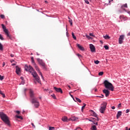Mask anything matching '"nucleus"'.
<instances>
[{
    "instance_id": "1",
    "label": "nucleus",
    "mask_w": 130,
    "mask_h": 130,
    "mask_svg": "<svg viewBox=\"0 0 130 130\" xmlns=\"http://www.w3.org/2000/svg\"><path fill=\"white\" fill-rule=\"evenodd\" d=\"M24 69L26 72H29L31 74L32 76L34 77V78H35L37 82L41 83L40 78H39L38 74H37V73L35 72L33 69V67H32L31 66H28V65H25Z\"/></svg>"
},
{
    "instance_id": "2",
    "label": "nucleus",
    "mask_w": 130,
    "mask_h": 130,
    "mask_svg": "<svg viewBox=\"0 0 130 130\" xmlns=\"http://www.w3.org/2000/svg\"><path fill=\"white\" fill-rule=\"evenodd\" d=\"M0 117L2 120H3V121L6 123V124H7L9 126H11V122L9 119V117H8L6 114L0 112Z\"/></svg>"
},
{
    "instance_id": "3",
    "label": "nucleus",
    "mask_w": 130,
    "mask_h": 130,
    "mask_svg": "<svg viewBox=\"0 0 130 130\" xmlns=\"http://www.w3.org/2000/svg\"><path fill=\"white\" fill-rule=\"evenodd\" d=\"M104 84L106 89H108V90H110L111 91H114V86H113V85L111 83L108 82L107 80H105Z\"/></svg>"
},
{
    "instance_id": "4",
    "label": "nucleus",
    "mask_w": 130,
    "mask_h": 130,
    "mask_svg": "<svg viewBox=\"0 0 130 130\" xmlns=\"http://www.w3.org/2000/svg\"><path fill=\"white\" fill-rule=\"evenodd\" d=\"M31 103H32V104H34L36 108H38V107H39V102H38L37 98H33L31 101Z\"/></svg>"
},
{
    "instance_id": "5",
    "label": "nucleus",
    "mask_w": 130,
    "mask_h": 130,
    "mask_svg": "<svg viewBox=\"0 0 130 130\" xmlns=\"http://www.w3.org/2000/svg\"><path fill=\"white\" fill-rule=\"evenodd\" d=\"M107 105V103H103L102 104V106L101 107V108L100 109V112L101 113H104V111H105L106 109V106Z\"/></svg>"
},
{
    "instance_id": "6",
    "label": "nucleus",
    "mask_w": 130,
    "mask_h": 130,
    "mask_svg": "<svg viewBox=\"0 0 130 130\" xmlns=\"http://www.w3.org/2000/svg\"><path fill=\"white\" fill-rule=\"evenodd\" d=\"M37 61H38L40 66L43 67V69H46L45 63L43 61V60H42V59H41L40 58H37Z\"/></svg>"
},
{
    "instance_id": "7",
    "label": "nucleus",
    "mask_w": 130,
    "mask_h": 130,
    "mask_svg": "<svg viewBox=\"0 0 130 130\" xmlns=\"http://www.w3.org/2000/svg\"><path fill=\"white\" fill-rule=\"evenodd\" d=\"M29 96L31 99V101L33 98H36L34 96H35L34 91L31 89H29Z\"/></svg>"
},
{
    "instance_id": "8",
    "label": "nucleus",
    "mask_w": 130,
    "mask_h": 130,
    "mask_svg": "<svg viewBox=\"0 0 130 130\" xmlns=\"http://www.w3.org/2000/svg\"><path fill=\"white\" fill-rule=\"evenodd\" d=\"M124 39V35H121L119 38V44H122L123 43V40Z\"/></svg>"
},
{
    "instance_id": "9",
    "label": "nucleus",
    "mask_w": 130,
    "mask_h": 130,
    "mask_svg": "<svg viewBox=\"0 0 130 130\" xmlns=\"http://www.w3.org/2000/svg\"><path fill=\"white\" fill-rule=\"evenodd\" d=\"M34 67L36 70V71H37V72H38L39 75H40L42 78V79H43V76L42 75V73H41V71H40V70H39V68H38V66H37V65H36V64L35 65H34Z\"/></svg>"
},
{
    "instance_id": "10",
    "label": "nucleus",
    "mask_w": 130,
    "mask_h": 130,
    "mask_svg": "<svg viewBox=\"0 0 130 130\" xmlns=\"http://www.w3.org/2000/svg\"><path fill=\"white\" fill-rule=\"evenodd\" d=\"M34 67L36 70V71H37V72H38L39 75H40L42 78V79H43V76L42 75V73H41V71H40V70H39V68H38V66H37V65H36V64L35 65H34Z\"/></svg>"
},
{
    "instance_id": "11",
    "label": "nucleus",
    "mask_w": 130,
    "mask_h": 130,
    "mask_svg": "<svg viewBox=\"0 0 130 130\" xmlns=\"http://www.w3.org/2000/svg\"><path fill=\"white\" fill-rule=\"evenodd\" d=\"M4 31L5 32L6 35H7V37H8V38H9V39H12V37L9 34V30H8V29H4Z\"/></svg>"
},
{
    "instance_id": "12",
    "label": "nucleus",
    "mask_w": 130,
    "mask_h": 130,
    "mask_svg": "<svg viewBox=\"0 0 130 130\" xmlns=\"http://www.w3.org/2000/svg\"><path fill=\"white\" fill-rule=\"evenodd\" d=\"M103 92L105 94L106 97H108V96H109V94H110V92L108 89H104Z\"/></svg>"
},
{
    "instance_id": "13",
    "label": "nucleus",
    "mask_w": 130,
    "mask_h": 130,
    "mask_svg": "<svg viewBox=\"0 0 130 130\" xmlns=\"http://www.w3.org/2000/svg\"><path fill=\"white\" fill-rule=\"evenodd\" d=\"M54 89L56 92H58L59 93H61V94H62V90H61V88L54 87Z\"/></svg>"
},
{
    "instance_id": "14",
    "label": "nucleus",
    "mask_w": 130,
    "mask_h": 130,
    "mask_svg": "<svg viewBox=\"0 0 130 130\" xmlns=\"http://www.w3.org/2000/svg\"><path fill=\"white\" fill-rule=\"evenodd\" d=\"M89 46H90V49L91 52H95V46H94L93 44H90Z\"/></svg>"
},
{
    "instance_id": "15",
    "label": "nucleus",
    "mask_w": 130,
    "mask_h": 130,
    "mask_svg": "<svg viewBox=\"0 0 130 130\" xmlns=\"http://www.w3.org/2000/svg\"><path fill=\"white\" fill-rule=\"evenodd\" d=\"M16 73L17 75H19L20 73H21V69L18 66L16 67Z\"/></svg>"
},
{
    "instance_id": "16",
    "label": "nucleus",
    "mask_w": 130,
    "mask_h": 130,
    "mask_svg": "<svg viewBox=\"0 0 130 130\" xmlns=\"http://www.w3.org/2000/svg\"><path fill=\"white\" fill-rule=\"evenodd\" d=\"M77 47L79 48V49L80 50H82V51L84 50V47H83V46H81V45H80L79 44H77Z\"/></svg>"
},
{
    "instance_id": "17",
    "label": "nucleus",
    "mask_w": 130,
    "mask_h": 130,
    "mask_svg": "<svg viewBox=\"0 0 130 130\" xmlns=\"http://www.w3.org/2000/svg\"><path fill=\"white\" fill-rule=\"evenodd\" d=\"M121 114H122V112L121 111H118L117 114V118L118 119L120 116H121Z\"/></svg>"
},
{
    "instance_id": "18",
    "label": "nucleus",
    "mask_w": 130,
    "mask_h": 130,
    "mask_svg": "<svg viewBox=\"0 0 130 130\" xmlns=\"http://www.w3.org/2000/svg\"><path fill=\"white\" fill-rule=\"evenodd\" d=\"M74 101H75V102H77V101L78 102H79V103H81V101L80 100V99L78 98H75V99H74Z\"/></svg>"
},
{
    "instance_id": "19",
    "label": "nucleus",
    "mask_w": 130,
    "mask_h": 130,
    "mask_svg": "<svg viewBox=\"0 0 130 130\" xmlns=\"http://www.w3.org/2000/svg\"><path fill=\"white\" fill-rule=\"evenodd\" d=\"M31 62H32V64L34 66H35L36 64V63H35V61L34 60V57H31Z\"/></svg>"
},
{
    "instance_id": "20",
    "label": "nucleus",
    "mask_w": 130,
    "mask_h": 130,
    "mask_svg": "<svg viewBox=\"0 0 130 130\" xmlns=\"http://www.w3.org/2000/svg\"><path fill=\"white\" fill-rule=\"evenodd\" d=\"M91 130H97V127H96V125H92L91 127L90 128Z\"/></svg>"
},
{
    "instance_id": "21",
    "label": "nucleus",
    "mask_w": 130,
    "mask_h": 130,
    "mask_svg": "<svg viewBox=\"0 0 130 130\" xmlns=\"http://www.w3.org/2000/svg\"><path fill=\"white\" fill-rule=\"evenodd\" d=\"M68 19H69V22L70 23L71 26H73V20L70 18V17H68Z\"/></svg>"
},
{
    "instance_id": "22",
    "label": "nucleus",
    "mask_w": 130,
    "mask_h": 130,
    "mask_svg": "<svg viewBox=\"0 0 130 130\" xmlns=\"http://www.w3.org/2000/svg\"><path fill=\"white\" fill-rule=\"evenodd\" d=\"M62 121H67L68 120V117H67L66 116H64L62 118Z\"/></svg>"
},
{
    "instance_id": "23",
    "label": "nucleus",
    "mask_w": 130,
    "mask_h": 130,
    "mask_svg": "<svg viewBox=\"0 0 130 130\" xmlns=\"http://www.w3.org/2000/svg\"><path fill=\"white\" fill-rule=\"evenodd\" d=\"M104 38L105 39H110V37H109V36H103Z\"/></svg>"
},
{
    "instance_id": "24",
    "label": "nucleus",
    "mask_w": 130,
    "mask_h": 130,
    "mask_svg": "<svg viewBox=\"0 0 130 130\" xmlns=\"http://www.w3.org/2000/svg\"><path fill=\"white\" fill-rule=\"evenodd\" d=\"M123 8H127V4H124L123 6H121L122 9H123Z\"/></svg>"
},
{
    "instance_id": "25",
    "label": "nucleus",
    "mask_w": 130,
    "mask_h": 130,
    "mask_svg": "<svg viewBox=\"0 0 130 130\" xmlns=\"http://www.w3.org/2000/svg\"><path fill=\"white\" fill-rule=\"evenodd\" d=\"M72 35L73 38H74L75 40H76L77 38L75 36V34H74V32H72Z\"/></svg>"
},
{
    "instance_id": "26",
    "label": "nucleus",
    "mask_w": 130,
    "mask_h": 130,
    "mask_svg": "<svg viewBox=\"0 0 130 130\" xmlns=\"http://www.w3.org/2000/svg\"><path fill=\"white\" fill-rule=\"evenodd\" d=\"M92 115L93 116H94V117H98V115L96 114V113L95 112L92 111Z\"/></svg>"
},
{
    "instance_id": "27",
    "label": "nucleus",
    "mask_w": 130,
    "mask_h": 130,
    "mask_svg": "<svg viewBox=\"0 0 130 130\" xmlns=\"http://www.w3.org/2000/svg\"><path fill=\"white\" fill-rule=\"evenodd\" d=\"M16 117H17V118H19V119H23V117L21 116L16 115Z\"/></svg>"
},
{
    "instance_id": "28",
    "label": "nucleus",
    "mask_w": 130,
    "mask_h": 130,
    "mask_svg": "<svg viewBox=\"0 0 130 130\" xmlns=\"http://www.w3.org/2000/svg\"><path fill=\"white\" fill-rule=\"evenodd\" d=\"M88 119V120H89V121H91L92 122H93V121H94V118H92L91 119Z\"/></svg>"
},
{
    "instance_id": "29",
    "label": "nucleus",
    "mask_w": 130,
    "mask_h": 130,
    "mask_svg": "<svg viewBox=\"0 0 130 130\" xmlns=\"http://www.w3.org/2000/svg\"><path fill=\"white\" fill-rule=\"evenodd\" d=\"M2 28L3 29V30H6V29H7V27H6V26H5V25L4 24H2Z\"/></svg>"
},
{
    "instance_id": "30",
    "label": "nucleus",
    "mask_w": 130,
    "mask_h": 130,
    "mask_svg": "<svg viewBox=\"0 0 130 130\" xmlns=\"http://www.w3.org/2000/svg\"><path fill=\"white\" fill-rule=\"evenodd\" d=\"M104 48H105V49H106L107 50L109 49V47H108V46L107 45H105L104 46Z\"/></svg>"
},
{
    "instance_id": "31",
    "label": "nucleus",
    "mask_w": 130,
    "mask_h": 130,
    "mask_svg": "<svg viewBox=\"0 0 130 130\" xmlns=\"http://www.w3.org/2000/svg\"><path fill=\"white\" fill-rule=\"evenodd\" d=\"M103 74H104L103 72H100L99 73V76H103Z\"/></svg>"
},
{
    "instance_id": "32",
    "label": "nucleus",
    "mask_w": 130,
    "mask_h": 130,
    "mask_svg": "<svg viewBox=\"0 0 130 130\" xmlns=\"http://www.w3.org/2000/svg\"><path fill=\"white\" fill-rule=\"evenodd\" d=\"M4 48H3V45L0 43V50H3Z\"/></svg>"
},
{
    "instance_id": "33",
    "label": "nucleus",
    "mask_w": 130,
    "mask_h": 130,
    "mask_svg": "<svg viewBox=\"0 0 130 130\" xmlns=\"http://www.w3.org/2000/svg\"><path fill=\"white\" fill-rule=\"evenodd\" d=\"M95 120H97V121H99V119H98V117H96V119L93 118V122H95Z\"/></svg>"
},
{
    "instance_id": "34",
    "label": "nucleus",
    "mask_w": 130,
    "mask_h": 130,
    "mask_svg": "<svg viewBox=\"0 0 130 130\" xmlns=\"http://www.w3.org/2000/svg\"><path fill=\"white\" fill-rule=\"evenodd\" d=\"M1 19H5V15L2 14L0 15Z\"/></svg>"
},
{
    "instance_id": "35",
    "label": "nucleus",
    "mask_w": 130,
    "mask_h": 130,
    "mask_svg": "<svg viewBox=\"0 0 130 130\" xmlns=\"http://www.w3.org/2000/svg\"><path fill=\"white\" fill-rule=\"evenodd\" d=\"M0 39L1 40H5V39H4V38L3 37V36H2V35H0Z\"/></svg>"
},
{
    "instance_id": "36",
    "label": "nucleus",
    "mask_w": 130,
    "mask_h": 130,
    "mask_svg": "<svg viewBox=\"0 0 130 130\" xmlns=\"http://www.w3.org/2000/svg\"><path fill=\"white\" fill-rule=\"evenodd\" d=\"M55 128L54 127H49V130H54Z\"/></svg>"
},
{
    "instance_id": "37",
    "label": "nucleus",
    "mask_w": 130,
    "mask_h": 130,
    "mask_svg": "<svg viewBox=\"0 0 130 130\" xmlns=\"http://www.w3.org/2000/svg\"><path fill=\"white\" fill-rule=\"evenodd\" d=\"M0 80L1 81H3V80H4V76H2V75H0Z\"/></svg>"
},
{
    "instance_id": "38",
    "label": "nucleus",
    "mask_w": 130,
    "mask_h": 130,
    "mask_svg": "<svg viewBox=\"0 0 130 130\" xmlns=\"http://www.w3.org/2000/svg\"><path fill=\"white\" fill-rule=\"evenodd\" d=\"M85 3H86V4H87V5H89V1H88V0H84Z\"/></svg>"
},
{
    "instance_id": "39",
    "label": "nucleus",
    "mask_w": 130,
    "mask_h": 130,
    "mask_svg": "<svg viewBox=\"0 0 130 130\" xmlns=\"http://www.w3.org/2000/svg\"><path fill=\"white\" fill-rule=\"evenodd\" d=\"M94 63H95V64H98V63H99V61L98 60L94 61Z\"/></svg>"
},
{
    "instance_id": "40",
    "label": "nucleus",
    "mask_w": 130,
    "mask_h": 130,
    "mask_svg": "<svg viewBox=\"0 0 130 130\" xmlns=\"http://www.w3.org/2000/svg\"><path fill=\"white\" fill-rule=\"evenodd\" d=\"M85 109V106H82L81 108V111L83 112V111Z\"/></svg>"
},
{
    "instance_id": "41",
    "label": "nucleus",
    "mask_w": 130,
    "mask_h": 130,
    "mask_svg": "<svg viewBox=\"0 0 130 130\" xmlns=\"http://www.w3.org/2000/svg\"><path fill=\"white\" fill-rule=\"evenodd\" d=\"M52 96L53 98V99H56V98L55 97V95L53 94V95H52Z\"/></svg>"
},
{
    "instance_id": "42",
    "label": "nucleus",
    "mask_w": 130,
    "mask_h": 130,
    "mask_svg": "<svg viewBox=\"0 0 130 130\" xmlns=\"http://www.w3.org/2000/svg\"><path fill=\"white\" fill-rule=\"evenodd\" d=\"M86 37L88 39H91V38L89 36L86 35Z\"/></svg>"
},
{
    "instance_id": "43",
    "label": "nucleus",
    "mask_w": 130,
    "mask_h": 130,
    "mask_svg": "<svg viewBox=\"0 0 130 130\" xmlns=\"http://www.w3.org/2000/svg\"><path fill=\"white\" fill-rule=\"evenodd\" d=\"M98 97H99L100 98H103V97H104V95L101 94V96H98Z\"/></svg>"
},
{
    "instance_id": "44",
    "label": "nucleus",
    "mask_w": 130,
    "mask_h": 130,
    "mask_svg": "<svg viewBox=\"0 0 130 130\" xmlns=\"http://www.w3.org/2000/svg\"><path fill=\"white\" fill-rule=\"evenodd\" d=\"M69 120L74 121V120H75V119L74 118H70V119H69Z\"/></svg>"
},
{
    "instance_id": "45",
    "label": "nucleus",
    "mask_w": 130,
    "mask_h": 130,
    "mask_svg": "<svg viewBox=\"0 0 130 130\" xmlns=\"http://www.w3.org/2000/svg\"><path fill=\"white\" fill-rule=\"evenodd\" d=\"M77 56L78 57H82V55L80 54H77Z\"/></svg>"
},
{
    "instance_id": "46",
    "label": "nucleus",
    "mask_w": 130,
    "mask_h": 130,
    "mask_svg": "<svg viewBox=\"0 0 130 130\" xmlns=\"http://www.w3.org/2000/svg\"><path fill=\"white\" fill-rule=\"evenodd\" d=\"M93 124H95V125H98V122H93Z\"/></svg>"
},
{
    "instance_id": "47",
    "label": "nucleus",
    "mask_w": 130,
    "mask_h": 130,
    "mask_svg": "<svg viewBox=\"0 0 130 130\" xmlns=\"http://www.w3.org/2000/svg\"><path fill=\"white\" fill-rule=\"evenodd\" d=\"M10 56L11 57H14V56H15V55L14 54H10Z\"/></svg>"
},
{
    "instance_id": "48",
    "label": "nucleus",
    "mask_w": 130,
    "mask_h": 130,
    "mask_svg": "<svg viewBox=\"0 0 130 130\" xmlns=\"http://www.w3.org/2000/svg\"><path fill=\"white\" fill-rule=\"evenodd\" d=\"M128 112H129V110L127 109V110H126V113H128Z\"/></svg>"
},
{
    "instance_id": "49",
    "label": "nucleus",
    "mask_w": 130,
    "mask_h": 130,
    "mask_svg": "<svg viewBox=\"0 0 130 130\" xmlns=\"http://www.w3.org/2000/svg\"><path fill=\"white\" fill-rule=\"evenodd\" d=\"M31 125L35 128L36 126L34 125V123H31Z\"/></svg>"
},
{
    "instance_id": "50",
    "label": "nucleus",
    "mask_w": 130,
    "mask_h": 130,
    "mask_svg": "<svg viewBox=\"0 0 130 130\" xmlns=\"http://www.w3.org/2000/svg\"><path fill=\"white\" fill-rule=\"evenodd\" d=\"M89 35L90 36H92L93 37H94V35L92 33L89 34Z\"/></svg>"
},
{
    "instance_id": "51",
    "label": "nucleus",
    "mask_w": 130,
    "mask_h": 130,
    "mask_svg": "<svg viewBox=\"0 0 130 130\" xmlns=\"http://www.w3.org/2000/svg\"><path fill=\"white\" fill-rule=\"evenodd\" d=\"M16 113H17V114H20V112L19 111H16Z\"/></svg>"
},
{
    "instance_id": "52",
    "label": "nucleus",
    "mask_w": 130,
    "mask_h": 130,
    "mask_svg": "<svg viewBox=\"0 0 130 130\" xmlns=\"http://www.w3.org/2000/svg\"><path fill=\"white\" fill-rule=\"evenodd\" d=\"M2 96H3V97L4 98H5V97H6V95H5L4 93H3V94H2Z\"/></svg>"
},
{
    "instance_id": "53",
    "label": "nucleus",
    "mask_w": 130,
    "mask_h": 130,
    "mask_svg": "<svg viewBox=\"0 0 130 130\" xmlns=\"http://www.w3.org/2000/svg\"><path fill=\"white\" fill-rule=\"evenodd\" d=\"M0 94L1 95H3L4 94V93H3V91H2V90H0Z\"/></svg>"
},
{
    "instance_id": "54",
    "label": "nucleus",
    "mask_w": 130,
    "mask_h": 130,
    "mask_svg": "<svg viewBox=\"0 0 130 130\" xmlns=\"http://www.w3.org/2000/svg\"><path fill=\"white\" fill-rule=\"evenodd\" d=\"M121 107V104H119L118 106V107Z\"/></svg>"
},
{
    "instance_id": "55",
    "label": "nucleus",
    "mask_w": 130,
    "mask_h": 130,
    "mask_svg": "<svg viewBox=\"0 0 130 130\" xmlns=\"http://www.w3.org/2000/svg\"><path fill=\"white\" fill-rule=\"evenodd\" d=\"M111 108H112V109H115V107L112 106V107H111Z\"/></svg>"
},
{
    "instance_id": "56",
    "label": "nucleus",
    "mask_w": 130,
    "mask_h": 130,
    "mask_svg": "<svg viewBox=\"0 0 130 130\" xmlns=\"http://www.w3.org/2000/svg\"><path fill=\"white\" fill-rule=\"evenodd\" d=\"M70 96L73 99H74V96H73V95L71 94V92H70Z\"/></svg>"
},
{
    "instance_id": "57",
    "label": "nucleus",
    "mask_w": 130,
    "mask_h": 130,
    "mask_svg": "<svg viewBox=\"0 0 130 130\" xmlns=\"http://www.w3.org/2000/svg\"><path fill=\"white\" fill-rule=\"evenodd\" d=\"M123 19L124 21L126 20V18H125V17H123Z\"/></svg>"
},
{
    "instance_id": "58",
    "label": "nucleus",
    "mask_w": 130,
    "mask_h": 130,
    "mask_svg": "<svg viewBox=\"0 0 130 130\" xmlns=\"http://www.w3.org/2000/svg\"><path fill=\"white\" fill-rule=\"evenodd\" d=\"M6 65V63L5 62H3V67H5V66Z\"/></svg>"
},
{
    "instance_id": "59",
    "label": "nucleus",
    "mask_w": 130,
    "mask_h": 130,
    "mask_svg": "<svg viewBox=\"0 0 130 130\" xmlns=\"http://www.w3.org/2000/svg\"><path fill=\"white\" fill-rule=\"evenodd\" d=\"M125 130H128V128L127 127H125Z\"/></svg>"
},
{
    "instance_id": "60",
    "label": "nucleus",
    "mask_w": 130,
    "mask_h": 130,
    "mask_svg": "<svg viewBox=\"0 0 130 130\" xmlns=\"http://www.w3.org/2000/svg\"><path fill=\"white\" fill-rule=\"evenodd\" d=\"M127 36H130V32H128V33Z\"/></svg>"
},
{
    "instance_id": "61",
    "label": "nucleus",
    "mask_w": 130,
    "mask_h": 130,
    "mask_svg": "<svg viewBox=\"0 0 130 130\" xmlns=\"http://www.w3.org/2000/svg\"><path fill=\"white\" fill-rule=\"evenodd\" d=\"M37 55H40V54L38 52H37Z\"/></svg>"
},
{
    "instance_id": "62",
    "label": "nucleus",
    "mask_w": 130,
    "mask_h": 130,
    "mask_svg": "<svg viewBox=\"0 0 130 130\" xmlns=\"http://www.w3.org/2000/svg\"><path fill=\"white\" fill-rule=\"evenodd\" d=\"M83 106H84V107H86V104H83Z\"/></svg>"
},
{
    "instance_id": "63",
    "label": "nucleus",
    "mask_w": 130,
    "mask_h": 130,
    "mask_svg": "<svg viewBox=\"0 0 130 130\" xmlns=\"http://www.w3.org/2000/svg\"><path fill=\"white\" fill-rule=\"evenodd\" d=\"M68 87H69V88H70V89H71V86H70V85H68Z\"/></svg>"
},
{
    "instance_id": "64",
    "label": "nucleus",
    "mask_w": 130,
    "mask_h": 130,
    "mask_svg": "<svg viewBox=\"0 0 130 130\" xmlns=\"http://www.w3.org/2000/svg\"><path fill=\"white\" fill-rule=\"evenodd\" d=\"M26 90H27V88L24 89V92H26Z\"/></svg>"
}]
</instances>
